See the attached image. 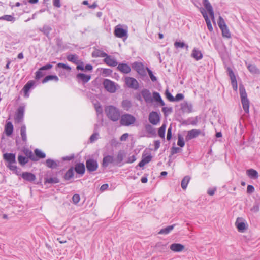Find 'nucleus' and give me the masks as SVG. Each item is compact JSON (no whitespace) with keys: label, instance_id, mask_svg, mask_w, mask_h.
I'll list each match as a JSON object with an SVG mask.
<instances>
[{"label":"nucleus","instance_id":"nucleus-1","mask_svg":"<svg viewBox=\"0 0 260 260\" xmlns=\"http://www.w3.org/2000/svg\"><path fill=\"white\" fill-rule=\"evenodd\" d=\"M107 116L113 121H117L120 117L119 110L113 106H108L105 108Z\"/></svg>","mask_w":260,"mask_h":260},{"label":"nucleus","instance_id":"nucleus-2","mask_svg":"<svg viewBox=\"0 0 260 260\" xmlns=\"http://www.w3.org/2000/svg\"><path fill=\"white\" fill-rule=\"evenodd\" d=\"M239 92L241 99V103L243 108L246 113L249 112V101L247 98V95L245 89L243 85H240Z\"/></svg>","mask_w":260,"mask_h":260},{"label":"nucleus","instance_id":"nucleus-3","mask_svg":"<svg viewBox=\"0 0 260 260\" xmlns=\"http://www.w3.org/2000/svg\"><path fill=\"white\" fill-rule=\"evenodd\" d=\"M136 121V119L133 115L126 113L121 116L120 123L122 126H129L133 125Z\"/></svg>","mask_w":260,"mask_h":260},{"label":"nucleus","instance_id":"nucleus-4","mask_svg":"<svg viewBox=\"0 0 260 260\" xmlns=\"http://www.w3.org/2000/svg\"><path fill=\"white\" fill-rule=\"evenodd\" d=\"M218 25L222 31V36L227 38H230L231 37V32L223 18L221 16L219 17Z\"/></svg>","mask_w":260,"mask_h":260},{"label":"nucleus","instance_id":"nucleus-5","mask_svg":"<svg viewBox=\"0 0 260 260\" xmlns=\"http://www.w3.org/2000/svg\"><path fill=\"white\" fill-rule=\"evenodd\" d=\"M25 106L24 105H21L19 106L17 109L15 116L14 121L15 123H19L23 121Z\"/></svg>","mask_w":260,"mask_h":260},{"label":"nucleus","instance_id":"nucleus-6","mask_svg":"<svg viewBox=\"0 0 260 260\" xmlns=\"http://www.w3.org/2000/svg\"><path fill=\"white\" fill-rule=\"evenodd\" d=\"M124 82L126 86L130 88L137 90L139 87V82L133 77H125Z\"/></svg>","mask_w":260,"mask_h":260},{"label":"nucleus","instance_id":"nucleus-7","mask_svg":"<svg viewBox=\"0 0 260 260\" xmlns=\"http://www.w3.org/2000/svg\"><path fill=\"white\" fill-rule=\"evenodd\" d=\"M98 162L96 160L93 158H89L86 161L87 170L89 173L95 171L98 168Z\"/></svg>","mask_w":260,"mask_h":260},{"label":"nucleus","instance_id":"nucleus-8","mask_svg":"<svg viewBox=\"0 0 260 260\" xmlns=\"http://www.w3.org/2000/svg\"><path fill=\"white\" fill-rule=\"evenodd\" d=\"M103 85L105 89L110 93H114L116 91V87L114 82L106 79L103 82Z\"/></svg>","mask_w":260,"mask_h":260},{"label":"nucleus","instance_id":"nucleus-9","mask_svg":"<svg viewBox=\"0 0 260 260\" xmlns=\"http://www.w3.org/2000/svg\"><path fill=\"white\" fill-rule=\"evenodd\" d=\"M132 67L139 75L141 76H145L146 75V73L143 63L136 61L132 64Z\"/></svg>","mask_w":260,"mask_h":260},{"label":"nucleus","instance_id":"nucleus-10","mask_svg":"<svg viewBox=\"0 0 260 260\" xmlns=\"http://www.w3.org/2000/svg\"><path fill=\"white\" fill-rule=\"evenodd\" d=\"M114 35L119 38H122L125 37L127 38V31L121 28L120 25H118L115 26L114 31Z\"/></svg>","mask_w":260,"mask_h":260},{"label":"nucleus","instance_id":"nucleus-11","mask_svg":"<svg viewBox=\"0 0 260 260\" xmlns=\"http://www.w3.org/2000/svg\"><path fill=\"white\" fill-rule=\"evenodd\" d=\"M148 120L151 124L156 125L160 122V115L157 112L152 111L149 114Z\"/></svg>","mask_w":260,"mask_h":260},{"label":"nucleus","instance_id":"nucleus-12","mask_svg":"<svg viewBox=\"0 0 260 260\" xmlns=\"http://www.w3.org/2000/svg\"><path fill=\"white\" fill-rule=\"evenodd\" d=\"M35 81L34 80H29L23 87L22 91L24 92V96L28 98L29 96V90L34 88L35 86Z\"/></svg>","mask_w":260,"mask_h":260},{"label":"nucleus","instance_id":"nucleus-13","mask_svg":"<svg viewBox=\"0 0 260 260\" xmlns=\"http://www.w3.org/2000/svg\"><path fill=\"white\" fill-rule=\"evenodd\" d=\"M227 71L228 72V75H229V76L230 78V79L231 80V84L232 85L233 90L235 91H237L238 89V84H237V80L236 78V76H235L232 69L231 68L228 67L227 68Z\"/></svg>","mask_w":260,"mask_h":260},{"label":"nucleus","instance_id":"nucleus-14","mask_svg":"<svg viewBox=\"0 0 260 260\" xmlns=\"http://www.w3.org/2000/svg\"><path fill=\"white\" fill-rule=\"evenodd\" d=\"M141 94L142 95L143 100L146 103H152L153 100L149 90L145 88L141 90Z\"/></svg>","mask_w":260,"mask_h":260},{"label":"nucleus","instance_id":"nucleus-15","mask_svg":"<svg viewBox=\"0 0 260 260\" xmlns=\"http://www.w3.org/2000/svg\"><path fill=\"white\" fill-rule=\"evenodd\" d=\"M203 4L207 10L211 19L214 20V13L212 5L208 0H203Z\"/></svg>","mask_w":260,"mask_h":260},{"label":"nucleus","instance_id":"nucleus-16","mask_svg":"<svg viewBox=\"0 0 260 260\" xmlns=\"http://www.w3.org/2000/svg\"><path fill=\"white\" fill-rule=\"evenodd\" d=\"M201 132L200 129H193L192 130L188 131L187 134L185 137V140L186 141H188L192 139H194L198 137Z\"/></svg>","mask_w":260,"mask_h":260},{"label":"nucleus","instance_id":"nucleus-17","mask_svg":"<svg viewBox=\"0 0 260 260\" xmlns=\"http://www.w3.org/2000/svg\"><path fill=\"white\" fill-rule=\"evenodd\" d=\"M91 79V76L84 73H78L76 75V80L79 82L84 84L87 83Z\"/></svg>","mask_w":260,"mask_h":260},{"label":"nucleus","instance_id":"nucleus-18","mask_svg":"<svg viewBox=\"0 0 260 260\" xmlns=\"http://www.w3.org/2000/svg\"><path fill=\"white\" fill-rule=\"evenodd\" d=\"M235 225L237 228L238 231L240 232H242L247 229L246 223L243 221V218L240 217H238L237 218V220L235 222Z\"/></svg>","mask_w":260,"mask_h":260},{"label":"nucleus","instance_id":"nucleus-19","mask_svg":"<svg viewBox=\"0 0 260 260\" xmlns=\"http://www.w3.org/2000/svg\"><path fill=\"white\" fill-rule=\"evenodd\" d=\"M115 159L113 156L107 155L104 156L102 166L104 168H107L109 165L113 164L114 162Z\"/></svg>","mask_w":260,"mask_h":260},{"label":"nucleus","instance_id":"nucleus-20","mask_svg":"<svg viewBox=\"0 0 260 260\" xmlns=\"http://www.w3.org/2000/svg\"><path fill=\"white\" fill-rule=\"evenodd\" d=\"M144 127L147 133V135H146V137H152L156 136V130L151 125L146 124L145 125Z\"/></svg>","mask_w":260,"mask_h":260},{"label":"nucleus","instance_id":"nucleus-21","mask_svg":"<svg viewBox=\"0 0 260 260\" xmlns=\"http://www.w3.org/2000/svg\"><path fill=\"white\" fill-rule=\"evenodd\" d=\"M4 159L7 161V164L10 163H16L15 154L12 153H6L3 155Z\"/></svg>","mask_w":260,"mask_h":260},{"label":"nucleus","instance_id":"nucleus-22","mask_svg":"<svg viewBox=\"0 0 260 260\" xmlns=\"http://www.w3.org/2000/svg\"><path fill=\"white\" fill-rule=\"evenodd\" d=\"M104 61L108 66L110 67H115L118 64V62L116 60V59L112 57L111 56H109L107 54V56H106Z\"/></svg>","mask_w":260,"mask_h":260},{"label":"nucleus","instance_id":"nucleus-23","mask_svg":"<svg viewBox=\"0 0 260 260\" xmlns=\"http://www.w3.org/2000/svg\"><path fill=\"white\" fill-rule=\"evenodd\" d=\"M22 178L28 182H32L35 181L36 179V176L30 172H23L22 174H20Z\"/></svg>","mask_w":260,"mask_h":260},{"label":"nucleus","instance_id":"nucleus-24","mask_svg":"<svg viewBox=\"0 0 260 260\" xmlns=\"http://www.w3.org/2000/svg\"><path fill=\"white\" fill-rule=\"evenodd\" d=\"M117 70L124 74L129 73L131 71V67L126 63H120L117 66Z\"/></svg>","mask_w":260,"mask_h":260},{"label":"nucleus","instance_id":"nucleus-25","mask_svg":"<svg viewBox=\"0 0 260 260\" xmlns=\"http://www.w3.org/2000/svg\"><path fill=\"white\" fill-rule=\"evenodd\" d=\"M170 249L173 252H179L184 250V246L180 243H173L170 245Z\"/></svg>","mask_w":260,"mask_h":260},{"label":"nucleus","instance_id":"nucleus-26","mask_svg":"<svg viewBox=\"0 0 260 260\" xmlns=\"http://www.w3.org/2000/svg\"><path fill=\"white\" fill-rule=\"evenodd\" d=\"M75 171L77 174L83 175L85 171V165L83 162H79L75 166Z\"/></svg>","mask_w":260,"mask_h":260},{"label":"nucleus","instance_id":"nucleus-27","mask_svg":"<svg viewBox=\"0 0 260 260\" xmlns=\"http://www.w3.org/2000/svg\"><path fill=\"white\" fill-rule=\"evenodd\" d=\"M181 109L185 113H190L192 111V105L187 102H184L181 104Z\"/></svg>","mask_w":260,"mask_h":260},{"label":"nucleus","instance_id":"nucleus-28","mask_svg":"<svg viewBox=\"0 0 260 260\" xmlns=\"http://www.w3.org/2000/svg\"><path fill=\"white\" fill-rule=\"evenodd\" d=\"M201 12L205 20L208 30L210 31H212L213 29V27H212V26L211 24V21H210V19L209 18V17L207 14V13L206 12V11L204 10H201Z\"/></svg>","mask_w":260,"mask_h":260},{"label":"nucleus","instance_id":"nucleus-29","mask_svg":"<svg viewBox=\"0 0 260 260\" xmlns=\"http://www.w3.org/2000/svg\"><path fill=\"white\" fill-rule=\"evenodd\" d=\"M246 175L252 179H256L258 178V172L253 169L247 170L246 171Z\"/></svg>","mask_w":260,"mask_h":260},{"label":"nucleus","instance_id":"nucleus-30","mask_svg":"<svg viewBox=\"0 0 260 260\" xmlns=\"http://www.w3.org/2000/svg\"><path fill=\"white\" fill-rule=\"evenodd\" d=\"M191 56L197 61L201 59L203 57L201 51L197 48L193 49Z\"/></svg>","mask_w":260,"mask_h":260},{"label":"nucleus","instance_id":"nucleus-31","mask_svg":"<svg viewBox=\"0 0 260 260\" xmlns=\"http://www.w3.org/2000/svg\"><path fill=\"white\" fill-rule=\"evenodd\" d=\"M14 127L11 122H8L5 126V132L7 136H9L13 132Z\"/></svg>","mask_w":260,"mask_h":260},{"label":"nucleus","instance_id":"nucleus-32","mask_svg":"<svg viewBox=\"0 0 260 260\" xmlns=\"http://www.w3.org/2000/svg\"><path fill=\"white\" fill-rule=\"evenodd\" d=\"M16 163H10L9 164H7V167L13 173H15L17 175H20L21 170L17 168L16 165Z\"/></svg>","mask_w":260,"mask_h":260},{"label":"nucleus","instance_id":"nucleus-33","mask_svg":"<svg viewBox=\"0 0 260 260\" xmlns=\"http://www.w3.org/2000/svg\"><path fill=\"white\" fill-rule=\"evenodd\" d=\"M106 56H107V54L106 53L99 49L94 50L92 53V56L94 58L105 57Z\"/></svg>","mask_w":260,"mask_h":260},{"label":"nucleus","instance_id":"nucleus-34","mask_svg":"<svg viewBox=\"0 0 260 260\" xmlns=\"http://www.w3.org/2000/svg\"><path fill=\"white\" fill-rule=\"evenodd\" d=\"M175 226V224H173L171 225L168 226L165 228L161 229L158 232V234L167 235L174 229Z\"/></svg>","mask_w":260,"mask_h":260},{"label":"nucleus","instance_id":"nucleus-35","mask_svg":"<svg viewBox=\"0 0 260 260\" xmlns=\"http://www.w3.org/2000/svg\"><path fill=\"white\" fill-rule=\"evenodd\" d=\"M190 180V177L189 176H185L181 181V187L183 190L186 189L188 184Z\"/></svg>","mask_w":260,"mask_h":260},{"label":"nucleus","instance_id":"nucleus-36","mask_svg":"<svg viewBox=\"0 0 260 260\" xmlns=\"http://www.w3.org/2000/svg\"><path fill=\"white\" fill-rule=\"evenodd\" d=\"M24 152L27 156L26 157L28 158V159H30L32 161H37L38 160V158H36L31 151L28 149H26Z\"/></svg>","mask_w":260,"mask_h":260},{"label":"nucleus","instance_id":"nucleus-37","mask_svg":"<svg viewBox=\"0 0 260 260\" xmlns=\"http://www.w3.org/2000/svg\"><path fill=\"white\" fill-rule=\"evenodd\" d=\"M20 135L22 140L24 142L27 141L26 128L25 125H22L20 128Z\"/></svg>","mask_w":260,"mask_h":260},{"label":"nucleus","instance_id":"nucleus-38","mask_svg":"<svg viewBox=\"0 0 260 260\" xmlns=\"http://www.w3.org/2000/svg\"><path fill=\"white\" fill-rule=\"evenodd\" d=\"M53 80H54L56 82H57L59 80V78L56 75H48L44 78V79L42 81V83H45L49 81Z\"/></svg>","mask_w":260,"mask_h":260},{"label":"nucleus","instance_id":"nucleus-39","mask_svg":"<svg viewBox=\"0 0 260 260\" xmlns=\"http://www.w3.org/2000/svg\"><path fill=\"white\" fill-rule=\"evenodd\" d=\"M247 68L252 74H259L260 73L259 70L254 64H248L247 66Z\"/></svg>","mask_w":260,"mask_h":260},{"label":"nucleus","instance_id":"nucleus-40","mask_svg":"<svg viewBox=\"0 0 260 260\" xmlns=\"http://www.w3.org/2000/svg\"><path fill=\"white\" fill-rule=\"evenodd\" d=\"M46 165L48 168L52 169L56 168L58 166L57 162L51 159H48L46 160Z\"/></svg>","mask_w":260,"mask_h":260},{"label":"nucleus","instance_id":"nucleus-41","mask_svg":"<svg viewBox=\"0 0 260 260\" xmlns=\"http://www.w3.org/2000/svg\"><path fill=\"white\" fill-rule=\"evenodd\" d=\"M67 59L68 61L77 64L78 63V56L76 54H71L67 56Z\"/></svg>","mask_w":260,"mask_h":260},{"label":"nucleus","instance_id":"nucleus-42","mask_svg":"<svg viewBox=\"0 0 260 260\" xmlns=\"http://www.w3.org/2000/svg\"><path fill=\"white\" fill-rule=\"evenodd\" d=\"M124 156V152L122 151H119L116 156L115 164L117 165L121 163L123 159Z\"/></svg>","mask_w":260,"mask_h":260},{"label":"nucleus","instance_id":"nucleus-43","mask_svg":"<svg viewBox=\"0 0 260 260\" xmlns=\"http://www.w3.org/2000/svg\"><path fill=\"white\" fill-rule=\"evenodd\" d=\"M0 20H5L7 21L14 22L15 21V18L11 15H5L0 17Z\"/></svg>","mask_w":260,"mask_h":260},{"label":"nucleus","instance_id":"nucleus-44","mask_svg":"<svg viewBox=\"0 0 260 260\" xmlns=\"http://www.w3.org/2000/svg\"><path fill=\"white\" fill-rule=\"evenodd\" d=\"M166 128V124H163L158 131V134L159 136L163 139H164L165 137Z\"/></svg>","mask_w":260,"mask_h":260},{"label":"nucleus","instance_id":"nucleus-45","mask_svg":"<svg viewBox=\"0 0 260 260\" xmlns=\"http://www.w3.org/2000/svg\"><path fill=\"white\" fill-rule=\"evenodd\" d=\"M18 160L21 166H24L29 161L28 158L20 155L18 156Z\"/></svg>","mask_w":260,"mask_h":260},{"label":"nucleus","instance_id":"nucleus-46","mask_svg":"<svg viewBox=\"0 0 260 260\" xmlns=\"http://www.w3.org/2000/svg\"><path fill=\"white\" fill-rule=\"evenodd\" d=\"M74 175V171L72 168L69 169L65 173L64 179L67 180H69L73 177Z\"/></svg>","mask_w":260,"mask_h":260},{"label":"nucleus","instance_id":"nucleus-47","mask_svg":"<svg viewBox=\"0 0 260 260\" xmlns=\"http://www.w3.org/2000/svg\"><path fill=\"white\" fill-rule=\"evenodd\" d=\"M174 47L176 48H185L187 50L188 49V45L187 44H186L184 42H178L176 41L174 44Z\"/></svg>","mask_w":260,"mask_h":260},{"label":"nucleus","instance_id":"nucleus-48","mask_svg":"<svg viewBox=\"0 0 260 260\" xmlns=\"http://www.w3.org/2000/svg\"><path fill=\"white\" fill-rule=\"evenodd\" d=\"M51 28L48 25H44L42 28L40 29V31H42L47 37L49 36Z\"/></svg>","mask_w":260,"mask_h":260},{"label":"nucleus","instance_id":"nucleus-49","mask_svg":"<svg viewBox=\"0 0 260 260\" xmlns=\"http://www.w3.org/2000/svg\"><path fill=\"white\" fill-rule=\"evenodd\" d=\"M132 106V103L129 100H124L122 102V107L126 110H128Z\"/></svg>","mask_w":260,"mask_h":260},{"label":"nucleus","instance_id":"nucleus-50","mask_svg":"<svg viewBox=\"0 0 260 260\" xmlns=\"http://www.w3.org/2000/svg\"><path fill=\"white\" fill-rule=\"evenodd\" d=\"M59 182V180L57 177H51L45 179V183L55 184Z\"/></svg>","mask_w":260,"mask_h":260},{"label":"nucleus","instance_id":"nucleus-51","mask_svg":"<svg viewBox=\"0 0 260 260\" xmlns=\"http://www.w3.org/2000/svg\"><path fill=\"white\" fill-rule=\"evenodd\" d=\"M36 157L38 158H44L46 157L45 154L38 149L35 150Z\"/></svg>","mask_w":260,"mask_h":260},{"label":"nucleus","instance_id":"nucleus-52","mask_svg":"<svg viewBox=\"0 0 260 260\" xmlns=\"http://www.w3.org/2000/svg\"><path fill=\"white\" fill-rule=\"evenodd\" d=\"M177 144L181 147H183L185 145L184 139L180 135H178Z\"/></svg>","mask_w":260,"mask_h":260},{"label":"nucleus","instance_id":"nucleus-53","mask_svg":"<svg viewBox=\"0 0 260 260\" xmlns=\"http://www.w3.org/2000/svg\"><path fill=\"white\" fill-rule=\"evenodd\" d=\"M146 70L148 72V73L149 74V76L153 82H155L157 80L156 77L153 75V72L152 71L149 69L148 67L146 68Z\"/></svg>","mask_w":260,"mask_h":260},{"label":"nucleus","instance_id":"nucleus-54","mask_svg":"<svg viewBox=\"0 0 260 260\" xmlns=\"http://www.w3.org/2000/svg\"><path fill=\"white\" fill-rule=\"evenodd\" d=\"M55 43L58 48H61L63 46L62 39L60 37H57L55 39Z\"/></svg>","mask_w":260,"mask_h":260},{"label":"nucleus","instance_id":"nucleus-55","mask_svg":"<svg viewBox=\"0 0 260 260\" xmlns=\"http://www.w3.org/2000/svg\"><path fill=\"white\" fill-rule=\"evenodd\" d=\"M42 70H40V68L36 72L35 78L37 80L40 79L41 78L44 76L45 74L42 72Z\"/></svg>","mask_w":260,"mask_h":260},{"label":"nucleus","instance_id":"nucleus-56","mask_svg":"<svg viewBox=\"0 0 260 260\" xmlns=\"http://www.w3.org/2000/svg\"><path fill=\"white\" fill-rule=\"evenodd\" d=\"M57 66L59 68H63L69 71L71 70V68L69 66L63 63H58Z\"/></svg>","mask_w":260,"mask_h":260},{"label":"nucleus","instance_id":"nucleus-57","mask_svg":"<svg viewBox=\"0 0 260 260\" xmlns=\"http://www.w3.org/2000/svg\"><path fill=\"white\" fill-rule=\"evenodd\" d=\"M80 200V197L78 194H75L72 197V201L74 204H77Z\"/></svg>","mask_w":260,"mask_h":260},{"label":"nucleus","instance_id":"nucleus-58","mask_svg":"<svg viewBox=\"0 0 260 260\" xmlns=\"http://www.w3.org/2000/svg\"><path fill=\"white\" fill-rule=\"evenodd\" d=\"M99 134L97 132H94L90 137V142H93L98 139Z\"/></svg>","mask_w":260,"mask_h":260},{"label":"nucleus","instance_id":"nucleus-59","mask_svg":"<svg viewBox=\"0 0 260 260\" xmlns=\"http://www.w3.org/2000/svg\"><path fill=\"white\" fill-rule=\"evenodd\" d=\"M162 111L164 112L165 115H166L167 114L172 113L173 111V109L172 107H163Z\"/></svg>","mask_w":260,"mask_h":260},{"label":"nucleus","instance_id":"nucleus-60","mask_svg":"<svg viewBox=\"0 0 260 260\" xmlns=\"http://www.w3.org/2000/svg\"><path fill=\"white\" fill-rule=\"evenodd\" d=\"M153 99L154 98V99L156 101V102H159L161 99V97L160 95V94L157 92H154L153 93Z\"/></svg>","mask_w":260,"mask_h":260},{"label":"nucleus","instance_id":"nucleus-61","mask_svg":"<svg viewBox=\"0 0 260 260\" xmlns=\"http://www.w3.org/2000/svg\"><path fill=\"white\" fill-rule=\"evenodd\" d=\"M166 96L168 100L170 102H174V96L167 90L166 91Z\"/></svg>","mask_w":260,"mask_h":260},{"label":"nucleus","instance_id":"nucleus-62","mask_svg":"<svg viewBox=\"0 0 260 260\" xmlns=\"http://www.w3.org/2000/svg\"><path fill=\"white\" fill-rule=\"evenodd\" d=\"M184 98V95L182 93H178L176 94L175 97H174V101H179L180 100H183Z\"/></svg>","mask_w":260,"mask_h":260},{"label":"nucleus","instance_id":"nucleus-63","mask_svg":"<svg viewBox=\"0 0 260 260\" xmlns=\"http://www.w3.org/2000/svg\"><path fill=\"white\" fill-rule=\"evenodd\" d=\"M180 150H181V149H180L179 148L176 147H173L171 148V155H173L176 153H177L178 152H179L180 151Z\"/></svg>","mask_w":260,"mask_h":260},{"label":"nucleus","instance_id":"nucleus-64","mask_svg":"<svg viewBox=\"0 0 260 260\" xmlns=\"http://www.w3.org/2000/svg\"><path fill=\"white\" fill-rule=\"evenodd\" d=\"M254 191V187L251 185H248L247 187V192L251 194Z\"/></svg>","mask_w":260,"mask_h":260}]
</instances>
